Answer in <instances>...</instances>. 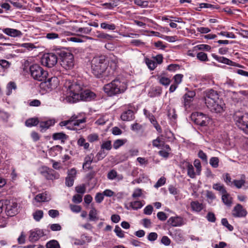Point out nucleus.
<instances>
[{
  "label": "nucleus",
  "mask_w": 248,
  "mask_h": 248,
  "mask_svg": "<svg viewBox=\"0 0 248 248\" xmlns=\"http://www.w3.org/2000/svg\"><path fill=\"white\" fill-rule=\"evenodd\" d=\"M117 67L115 61L108 62L104 55L94 57L91 61V70L97 78H104L114 76Z\"/></svg>",
  "instance_id": "f257e3e1"
},
{
  "label": "nucleus",
  "mask_w": 248,
  "mask_h": 248,
  "mask_svg": "<svg viewBox=\"0 0 248 248\" xmlns=\"http://www.w3.org/2000/svg\"><path fill=\"white\" fill-rule=\"evenodd\" d=\"M204 100L207 107L212 112L221 113L224 111L225 104L219 98L217 92L213 89L204 92Z\"/></svg>",
  "instance_id": "f03ea898"
},
{
  "label": "nucleus",
  "mask_w": 248,
  "mask_h": 248,
  "mask_svg": "<svg viewBox=\"0 0 248 248\" xmlns=\"http://www.w3.org/2000/svg\"><path fill=\"white\" fill-rule=\"evenodd\" d=\"M127 88V83L117 78L113 80L110 83L106 84L103 87L105 93L109 96H113L124 93Z\"/></svg>",
  "instance_id": "7ed1b4c3"
},
{
  "label": "nucleus",
  "mask_w": 248,
  "mask_h": 248,
  "mask_svg": "<svg viewBox=\"0 0 248 248\" xmlns=\"http://www.w3.org/2000/svg\"><path fill=\"white\" fill-rule=\"evenodd\" d=\"M233 118L236 125L248 135V113L240 111H236Z\"/></svg>",
  "instance_id": "20e7f679"
},
{
  "label": "nucleus",
  "mask_w": 248,
  "mask_h": 248,
  "mask_svg": "<svg viewBox=\"0 0 248 248\" xmlns=\"http://www.w3.org/2000/svg\"><path fill=\"white\" fill-rule=\"evenodd\" d=\"M65 87L69 92L67 100L71 103H74L75 95L79 94L82 90V87L79 83L78 82L67 80L65 83Z\"/></svg>",
  "instance_id": "39448f33"
},
{
  "label": "nucleus",
  "mask_w": 248,
  "mask_h": 248,
  "mask_svg": "<svg viewBox=\"0 0 248 248\" xmlns=\"http://www.w3.org/2000/svg\"><path fill=\"white\" fill-rule=\"evenodd\" d=\"M31 76L35 80L40 81L46 80L48 75L47 72L38 64H33L30 67Z\"/></svg>",
  "instance_id": "423d86ee"
},
{
  "label": "nucleus",
  "mask_w": 248,
  "mask_h": 248,
  "mask_svg": "<svg viewBox=\"0 0 248 248\" xmlns=\"http://www.w3.org/2000/svg\"><path fill=\"white\" fill-rule=\"evenodd\" d=\"M61 65L66 70L71 69L74 65V56L70 52H61Z\"/></svg>",
  "instance_id": "0eeeda50"
},
{
  "label": "nucleus",
  "mask_w": 248,
  "mask_h": 248,
  "mask_svg": "<svg viewBox=\"0 0 248 248\" xmlns=\"http://www.w3.org/2000/svg\"><path fill=\"white\" fill-rule=\"evenodd\" d=\"M57 55L52 53L44 54L41 60L42 64L48 68L54 66L57 63Z\"/></svg>",
  "instance_id": "6e6552de"
},
{
  "label": "nucleus",
  "mask_w": 248,
  "mask_h": 248,
  "mask_svg": "<svg viewBox=\"0 0 248 248\" xmlns=\"http://www.w3.org/2000/svg\"><path fill=\"white\" fill-rule=\"evenodd\" d=\"M191 119L195 124L202 126H205L207 124L208 117L202 113H192L191 115Z\"/></svg>",
  "instance_id": "1a4fd4ad"
},
{
  "label": "nucleus",
  "mask_w": 248,
  "mask_h": 248,
  "mask_svg": "<svg viewBox=\"0 0 248 248\" xmlns=\"http://www.w3.org/2000/svg\"><path fill=\"white\" fill-rule=\"evenodd\" d=\"M40 172L47 180L58 179L60 177L58 173L46 166L42 167Z\"/></svg>",
  "instance_id": "9d476101"
},
{
  "label": "nucleus",
  "mask_w": 248,
  "mask_h": 248,
  "mask_svg": "<svg viewBox=\"0 0 248 248\" xmlns=\"http://www.w3.org/2000/svg\"><path fill=\"white\" fill-rule=\"evenodd\" d=\"M95 96V94L89 90H85L83 92L82 90L79 94L75 95L74 103L79 100L89 101Z\"/></svg>",
  "instance_id": "9b49d317"
},
{
  "label": "nucleus",
  "mask_w": 248,
  "mask_h": 248,
  "mask_svg": "<svg viewBox=\"0 0 248 248\" xmlns=\"http://www.w3.org/2000/svg\"><path fill=\"white\" fill-rule=\"evenodd\" d=\"M232 214L234 217H243L247 216V211L242 205L238 203L232 210Z\"/></svg>",
  "instance_id": "f8f14e48"
},
{
  "label": "nucleus",
  "mask_w": 248,
  "mask_h": 248,
  "mask_svg": "<svg viewBox=\"0 0 248 248\" xmlns=\"http://www.w3.org/2000/svg\"><path fill=\"white\" fill-rule=\"evenodd\" d=\"M57 79L55 77L49 78L46 81L41 82L40 84V87L46 92L50 91L56 86V85L54 83V82Z\"/></svg>",
  "instance_id": "ddd939ff"
},
{
  "label": "nucleus",
  "mask_w": 248,
  "mask_h": 248,
  "mask_svg": "<svg viewBox=\"0 0 248 248\" xmlns=\"http://www.w3.org/2000/svg\"><path fill=\"white\" fill-rule=\"evenodd\" d=\"M6 212L9 216L13 217L17 214V204L15 202H10L6 204Z\"/></svg>",
  "instance_id": "4468645a"
},
{
  "label": "nucleus",
  "mask_w": 248,
  "mask_h": 248,
  "mask_svg": "<svg viewBox=\"0 0 248 248\" xmlns=\"http://www.w3.org/2000/svg\"><path fill=\"white\" fill-rule=\"evenodd\" d=\"M168 222L173 227L181 226L184 224L183 218L180 217H171L168 220Z\"/></svg>",
  "instance_id": "2eb2a0df"
},
{
  "label": "nucleus",
  "mask_w": 248,
  "mask_h": 248,
  "mask_svg": "<svg viewBox=\"0 0 248 248\" xmlns=\"http://www.w3.org/2000/svg\"><path fill=\"white\" fill-rule=\"evenodd\" d=\"M94 155L92 153L87 155L84 158V161L82 165L83 169L90 170L92 169L91 165L93 162H94Z\"/></svg>",
  "instance_id": "dca6fc26"
},
{
  "label": "nucleus",
  "mask_w": 248,
  "mask_h": 248,
  "mask_svg": "<svg viewBox=\"0 0 248 248\" xmlns=\"http://www.w3.org/2000/svg\"><path fill=\"white\" fill-rule=\"evenodd\" d=\"M212 56L213 57V58L214 59H215L216 60H217V62H219L225 63V64H228L229 65H232V66L236 65L235 62H233L231 60H230L225 57L218 56L215 54H212Z\"/></svg>",
  "instance_id": "f3484780"
},
{
  "label": "nucleus",
  "mask_w": 248,
  "mask_h": 248,
  "mask_svg": "<svg viewBox=\"0 0 248 248\" xmlns=\"http://www.w3.org/2000/svg\"><path fill=\"white\" fill-rule=\"evenodd\" d=\"M43 235V232L40 230L31 231L29 237L30 241L33 242L38 240Z\"/></svg>",
  "instance_id": "a211bd4d"
},
{
  "label": "nucleus",
  "mask_w": 248,
  "mask_h": 248,
  "mask_svg": "<svg viewBox=\"0 0 248 248\" xmlns=\"http://www.w3.org/2000/svg\"><path fill=\"white\" fill-rule=\"evenodd\" d=\"M2 31L7 35L14 37L21 36L22 34L20 31L14 29L5 28Z\"/></svg>",
  "instance_id": "6ab92c4d"
},
{
  "label": "nucleus",
  "mask_w": 248,
  "mask_h": 248,
  "mask_svg": "<svg viewBox=\"0 0 248 248\" xmlns=\"http://www.w3.org/2000/svg\"><path fill=\"white\" fill-rule=\"evenodd\" d=\"M195 95V93L193 91H189L184 95V105L186 108L187 106H189L190 103L192 101L193 98Z\"/></svg>",
  "instance_id": "aec40b11"
},
{
  "label": "nucleus",
  "mask_w": 248,
  "mask_h": 248,
  "mask_svg": "<svg viewBox=\"0 0 248 248\" xmlns=\"http://www.w3.org/2000/svg\"><path fill=\"white\" fill-rule=\"evenodd\" d=\"M37 202H47L51 200L50 196L46 192L37 194L34 198Z\"/></svg>",
  "instance_id": "412c9836"
},
{
  "label": "nucleus",
  "mask_w": 248,
  "mask_h": 248,
  "mask_svg": "<svg viewBox=\"0 0 248 248\" xmlns=\"http://www.w3.org/2000/svg\"><path fill=\"white\" fill-rule=\"evenodd\" d=\"M121 118L124 121H131L134 119V112L132 110L128 109L122 114Z\"/></svg>",
  "instance_id": "4be33fe9"
},
{
  "label": "nucleus",
  "mask_w": 248,
  "mask_h": 248,
  "mask_svg": "<svg viewBox=\"0 0 248 248\" xmlns=\"http://www.w3.org/2000/svg\"><path fill=\"white\" fill-rule=\"evenodd\" d=\"M78 116L74 115L70 118L68 121L71 125L74 126H78L80 124L84 123L86 122L85 118L77 120Z\"/></svg>",
  "instance_id": "5701e85b"
},
{
  "label": "nucleus",
  "mask_w": 248,
  "mask_h": 248,
  "mask_svg": "<svg viewBox=\"0 0 248 248\" xmlns=\"http://www.w3.org/2000/svg\"><path fill=\"white\" fill-rule=\"evenodd\" d=\"M107 178L110 180H113L116 178H117L119 180H121L123 179V176L122 175H118L115 170H111L108 172Z\"/></svg>",
  "instance_id": "b1692460"
},
{
  "label": "nucleus",
  "mask_w": 248,
  "mask_h": 248,
  "mask_svg": "<svg viewBox=\"0 0 248 248\" xmlns=\"http://www.w3.org/2000/svg\"><path fill=\"white\" fill-rule=\"evenodd\" d=\"M55 123L54 120H49L46 121H42L39 123L40 127L41 128V131L43 132L44 129L46 130L49 128L51 125H53Z\"/></svg>",
  "instance_id": "393cba45"
},
{
  "label": "nucleus",
  "mask_w": 248,
  "mask_h": 248,
  "mask_svg": "<svg viewBox=\"0 0 248 248\" xmlns=\"http://www.w3.org/2000/svg\"><path fill=\"white\" fill-rule=\"evenodd\" d=\"M222 201L227 206L230 207L232 204V198L230 194L227 193L222 194Z\"/></svg>",
  "instance_id": "a878e982"
},
{
  "label": "nucleus",
  "mask_w": 248,
  "mask_h": 248,
  "mask_svg": "<svg viewBox=\"0 0 248 248\" xmlns=\"http://www.w3.org/2000/svg\"><path fill=\"white\" fill-rule=\"evenodd\" d=\"M191 209L195 212H200L203 208L202 203H200L198 201H193L190 203Z\"/></svg>",
  "instance_id": "bb28decb"
},
{
  "label": "nucleus",
  "mask_w": 248,
  "mask_h": 248,
  "mask_svg": "<svg viewBox=\"0 0 248 248\" xmlns=\"http://www.w3.org/2000/svg\"><path fill=\"white\" fill-rule=\"evenodd\" d=\"M68 137L67 135L62 132L55 133L52 135V138L54 140H61L62 142L63 143Z\"/></svg>",
  "instance_id": "cd10ccee"
},
{
  "label": "nucleus",
  "mask_w": 248,
  "mask_h": 248,
  "mask_svg": "<svg viewBox=\"0 0 248 248\" xmlns=\"http://www.w3.org/2000/svg\"><path fill=\"white\" fill-rule=\"evenodd\" d=\"M186 166L187 168L188 176L191 178H195L197 173L194 171V167L192 165L188 162H186Z\"/></svg>",
  "instance_id": "c85d7f7f"
},
{
  "label": "nucleus",
  "mask_w": 248,
  "mask_h": 248,
  "mask_svg": "<svg viewBox=\"0 0 248 248\" xmlns=\"http://www.w3.org/2000/svg\"><path fill=\"white\" fill-rule=\"evenodd\" d=\"M118 5V1L117 0H111L109 2L104 3L102 4L105 9L109 10L113 9L115 7H117Z\"/></svg>",
  "instance_id": "c756f323"
},
{
  "label": "nucleus",
  "mask_w": 248,
  "mask_h": 248,
  "mask_svg": "<svg viewBox=\"0 0 248 248\" xmlns=\"http://www.w3.org/2000/svg\"><path fill=\"white\" fill-rule=\"evenodd\" d=\"M89 220L90 221H97L99 218L97 216V211L94 208L92 207L89 214Z\"/></svg>",
  "instance_id": "7c9ffc66"
},
{
  "label": "nucleus",
  "mask_w": 248,
  "mask_h": 248,
  "mask_svg": "<svg viewBox=\"0 0 248 248\" xmlns=\"http://www.w3.org/2000/svg\"><path fill=\"white\" fill-rule=\"evenodd\" d=\"M96 36L97 38L105 41L111 40L113 38L112 35L100 31H97Z\"/></svg>",
  "instance_id": "2f4dec72"
},
{
  "label": "nucleus",
  "mask_w": 248,
  "mask_h": 248,
  "mask_svg": "<svg viewBox=\"0 0 248 248\" xmlns=\"http://www.w3.org/2000/svg\"><path fill=\"white\" fill-rule=\"evenodd\" d=\"M213 188L217 191H219L222 194L227 192L224 185L221 184L220 183H216L213 184Z\"/></svg>",
  "instance_id": "473e14b6"
},
{
  "label": "nucleus",
  "mask_w": 248,
  "mask_h": 248,
  "mask_svg": "<svg viewBox=\"0 0 248 248\" xmlns=\"http://www.w3.org/2000/svg\"><path fill=\"white\" fill-rule=\"evenodd\" d=\"M157 79L161 84L164 86H168L170 83V80L169 78L160 75L157 76Z\"/></svg>",
  "instance_id": "72a5a7b5"
},
{
  "label": "nucleus",
  "mask_w": 248,
  "mask_h": 248,
  "mask_svg": "<svg viewBox=\"0 0 248 248\" xmlns=\"http://www.w3.org/2000/svg\"><path fill=\"white\" fill-rule=\"evenodd\" d=\"M39 123V120L37 118H32L26 120L25 124L28 127L35 126Z\"/></svg>",
  "instance_id": "f704fd0d"
},
{
  "label": "nucleus",
  "mask_w": 248,
  "mask_h": 248,
  "mask_svg": "<svg viewBox=\"0 0 248 248\" xmlns=\"http://www.w3.org/2000/svg\"><path fill=\"white\" fill-rule=\"evenodd\" d=\"M130 205L133 209L138 210L141 208L143 206V204L142 203L141 201H136L131 202Z\"/></svg>",
  "instance_id": "c9c22d12"
},
{
  "label": "nucleus",
  "mask_w": 248,
  "mask_h": 248,
  "mask_svg": "<svg viewBox=\"0 0 248 248\" xmlns=\"http://www.w3.org/2000/svg\"><path fill=\"white\" fill-rule=\"evenodd\" d=\"M107 155L106 153L104 150H101L96 155L94 162H97L99 160L103 159Z\"/></svg>",
  "instance_id": "e433bc0d"
},
{
  "label": "nucleus",
  "mask_w": 248,
  "mask_h": 248,
  "mask_svg": "<svg viewBox=\"0 0 248 248\" xmlns=\"http://www.w3.org/2000/svg\"><path fill=\"white\" fill-rule=\"evenodd\" d=\"M127 142L126 139H119L115 140L113 144V148L115 149H118Z\"/></svg>",
  "instance_id": "4c0bfd02"
},
{
  "label": "nucleus",
  "mask_w": 248,
  "mask_h": 248,
  "mask_svg": "<svg viewBox=\"0 0 248 248\" xmlns=\"http://www.w3.org/2000/svg\"><path fill=\"white\" fill-rule=\"evenodd\" d=\"M46 248H60L58 242L55 240H50L46 243Z\"/></svg>",
  "instance_id": "58836bf2"
},
{
  "label": "nucleus",
  "mask_w": 248,
  "mask_h": 248,
  "mask_svg": "<svg viewBox=\"0 0 248 248\" xmlns=\"http://www.w3.org/2000/svg\"><path fill=\"white\" fill-rule=\"evenodd\" d=\"M100 27L102 29L108 30H114L116 29V26L114 24H108L106 22L101 23Z\"/></svg>",
  "instance_id": "ea45409f"
},
{
  "label": "nucleus",
  "mask_w": 248,
  "mask_h": 248,
  "mask_svg": "<svg viewBox=\"0 0 248 248\" xmlns=\"http://www.w3.org/2000/svg\"><path fill=\"white\" fill-rule=\"evenodd\" d=\"M92 31V28L89 27H84V28H79L77 31L76 32L77 33H80L79 35H81L82 34H88L90 33Z\"/></svg>",
  "instance_id": "a19ab883"
},
{
  "label": "nucleus",
  "mask_w": 248,
  "mask_h": 248,
  "mask_svg": "<svg viewBox=\"0 0 248 248\" xmlns=\"http://www.w3.org/2000/svg\"><path fill=\"white\" fill-rule=\"evenodd\" d=\"M43 211L42 210H37L33 214V218L37 221H39L43 217Z\"/></svg>",
  "instance_id": "79ce46f5"
},
{
  "label": "nucleus",
  "mask_w": 248,
  "mask_h": 248,
  "mask_svg": "<svg viewBox=\"0 0 248 248\" xmlns=\"http://www.w3.org/2000/svg\"><path fill=\"white\" fill-rule=\"evenodd\" d=\"M209 163L211 166L214 168L218 167L219 159L217 157H212L210 159Z\"/></svg>",
  "instance_id": "37998d69"
},
{
  "label": "nucleus",
  "mask_w": 248,
  "mask_h": 248,
  "mask_svg": "<svg viewBox=\"0 0 248 248\" xmlns=\"http://www.w3.org/2000/svg\"><path fill=\"white\" fill-rule=\"evenodd\" d=\"M7 89L8 90V92L6 94L8 95H9L12 93V91L13 89L16 90V83L14 82H10L7 86Z\"/></svg>",
  "instance_id": "c03bdc74"
},
{
  "label": "nucleus",
  "mask_w": 248,
  "mask_h": 248,
  "mask_svg": "<svg viewBox=\"0 0 248 248\" xmlns=\"http://www.w3.org/2000/svg\"><path fill=\"white\" fill-rule=\"evenodd\" d=\"M197 57L198 60L202 62H206L208 61L207 55L203 52H200L197 53Z\"/></svg>",
  "instance_id": "a18cd8bd"
},
{
  "label": "nucleus",
  "mask_w": 248,
  "mask_h": 248,
  "mask_svg": "<svg viewBox=\"0 0 248 248\" xmlns=\"http://www.w3.org/2000/svg\"><path fill=\"white\" fill-rule=\"evenodd\" d=\"M78 144L79 146H83L85 149H87L89 147V143L85 142V140L81 137L78 140Z\"/></svg>",
  "instance_id": "49530a36"
},
{
  "label": "nucleus",
  "mask_w": 248,
  "mask_h": 248,
  "mask_svg": "<svg viewBox=\"0 0 248 248\" xmlns=\"http://www.w3.org/2000/svg\"><path fill=\"white\" fill-rule=\"evenodd\" d=\"M114 231L119 237L124 238V232L118 225L115 226Z\"/></svg>",
  "instance_id": "de8ad7c7"
},
{
  "label": "nucleus",
  "mask_w": 248,
  "mask_h": 248,
  "mask_svg": "<svg viewBox=\"0 0 248 248\" xmlns=\"http://www.w3.org/2000/svg\"><path fill=\"white\" fill-rule=\"evenodd\" d=\"M101 150L106 149L107 150H110L112 148L111 142L110 140H108L102 143L101 146Z\"/></svg>",
  "instance_id": "09e8293b"
},
{
  "label": "nucleus",
  "mask_w": 248,
  "mask_h": 248,
  "mask_svg": "<svg viewBox=\"0 0 248 248\" xmlns=\"http://www.w3.org/2000/svg\"><path fill=\"white\" fill-rule=\"evenodd\" d=\"M146 62L149 68L151 70L155 69V68L156 67L157 63L154 61L150 59H147Z\"/></svg>",
  "instance_id": "8fccbe9b"
},
{
  "label": "nucleus",
  "mask_w": 248,
  "mask_h": 248,
  "mask_svg": "<svg viewBox=\"0 0 248 248\" xmlns=\"http://www.w3.org/2000/svg\"><path fill=\"white\" fill-rule=\"evenodd\" d=\"M222 224L226 227L229 231H232L233 230V227L230 224L226 218H222L221 220Z\"/></svg>",
  "instance_id": "3c124183"
},
{
  "label": "nucleus",
  "mask_w": 248,
  "mask_h": 248,
  "mask_svg": "<svg viewBox=\"0 0 248 248\" xmlns=\"http://www.w3.org/2000/svg\"><path fill=\"white\" fill-rule=\"evenodd\" d=\"M46 37L49 40H54L59 38L60 36L58 33L52 32L46 33Z\"/></svg>",
  "instance_id": "603ef678"
},
{
  "label": "nucleus",
  "mask_w": 248,
  "mask_h": 248,
  "mask_svg": "<svg viewBox=\"0 0 248 248\" xmlns=\"http://www.w3.org/2000/svg\"><path fill=\"white\" fill-rule=\"evenodd\" d=\"M142 190L140 188H136L134 190L132 195V198L136 199L137 198L141 197L142 194Z\"/></svg>",
  "instance_id": "864d4df0"
},
{
  "label": "nucleus",
  "mask_w": 248,
  "mask_h": 248,
  "mask_svg": "<svg viewBox=\"0 0 248 248\" xmlns=\"http://www.w3.org/2000/svg\"><path fill=\"white\" fill-rule=\"evenodd\" d=\"M162 143H164V142L161 141L159 137L157 138L155 140H154L152 141L153 146L157 148H160L161 147Z\"/></svg>",
  "instance_id": "5fc2aeb1"
},
{
  "label": "nucleus",
  "mask_w": 248,
  "mask_h": 248,
  "mask_svg": "<svg viewBox=\"0 0 248 248\" xmlns=\"http://www.w3.org/2000/svg\"><path fill=\"white\" fill-rule=\"evenodd\" d=\"M134 3L142 7H146L148 6V2L147 1H142L141 0H134Z\"/></svg>",
  "instance_id": "6e6d98bb"
},
{
  "label": "nucleus",
  "mask_w": 248,
  "mask_h": 248,
  "mask_svg": "<svg viewBox=\"0 0 248 248\" xmlns=\"http://www.w3.org/2000/svg\"><path fill=\"white\" fill-rule=\"evenodd\" d=\"M194 165L196 169L197 174L200 175L201 171V165L199 160L196 159L194 161Z\"/></svg>",
  "instance_id": "4d7b16f0"
},
{
  "label": "nucleus",
  "mask_w": 248,
  "mask_h": 248,
  "mask_svg": "<svg viewBox=\"0 0 248 248\" xmlns=\"http://www.w3.org/2000/svg\"><path fill=\"white\" fill-rule=\"evenodd\" d=\"M233 183L237 188H240L245 183V181L243 179L234 180Z\"/></svg>",
  "instance_id": "13d9d810"
},
{
  "label": "nucleus",
  "mask_w": 248,
  "mask_h": 248,
  "mask_svg": "<svg viewBox=\"0 0 248 248\" xmlns=\"http://www.w3.org/2000/svg\"><path fill=\"white\" fill-rule=\"evenodd\" d=\"M166 182V178L164 177H161L159 178V179L157 181L156 184L155 185V187L156 188H158L159 187L161 186L164 185Z\"/></svg>",
  "instance_id": "bf43d9fd"
},
{
  "label": "nucleus",
  "mask_w": 248,
  "mask_h": 248,
  "mask_svg": "<svg viewBox=\"0 0 248 248\" xmlns=\"http://www.w3.org/2000/svg\"><path fill=\"white\" fill-rule=\"evenodd\" d=\"M104 198V196L103 193H97L95 197V201L97 203H100L103 201Z\"/></svg>",
  "instance_id": "052dcab7"
},
{
  "label": "nucleus",
  "mask_w": 248,
  "mask_h": 248,
  "mask_svg": "<svg viewBox=\"0 0 248 248\" xmlns=\"http://www.w3.org/2000/svg\"><path fill=\"white\" fill-rule=\"evenodd\" d=\"M158 235L156 232H150L147 236V239L150 241H154L157 238Z\"/></svg>",
  "instance_id": "680f3d73"
},
{
  "label": "nucleus",
  "mask_w": 248,
  "mask_h": 248,
  "mask_svg": "<svg viewBox=\"0 0 248 248\" xmlns=\"http://www.w3.org/2000/svg\"><path fill=\"white\" fill-rule=\"evenodd\" d=\"M153 211V207L151 205H148L144 209L143 213L147 215H150L152 214Z\"/></svg>",
  "instance_id": "e2e57ef3"
},
{
  "label": "nucleus",
  "mask_w": 248,
  "mask_h": 248,
  "mask_svg": "<svg viewBox=\"0 0 248 248\" xmlns=\"http://www.w3.org/2000/svg\"><path fill=\"white\" fill-rule=\"evenodd\" d=\"M48 213L52 218H55L59 216V212L57 210L51 209L48 211Z\"/></svg>",
  "instance_id": "0e129e2a"
},
{
  "label": "nucleus",
  "mask_w": 248,
  "mask_h": 248,
  "mask_svg": "<svg viewBox=\"0 0 248 248\" xmlns=\"http://www.w3.org/2000/svg\"><path fill=\"white\" fill-rule=\"evenodd\" d=\"M75 179L69 176H67L65 178V185L68 187L72 186L74 184Z\"/></svg>",
  "instance_id": "69168bd1"
},
{
  "label": "nucleus",
  "mask_w": 248,
  "mask_h": 248,
  "mask_svg": "<svg viewBox=\"0 0 248 248\" xmlns=\"http://www.w3.org/2000/svg\"><path fill=\"white\" fill-rule=\"evenodd\" d=\"M49 227L52 231H59L62 229L61 226L58 223L50 224Z\"/></svg>",
  "instance_id": "338daca9"
},
{
  "label": "nucleus",
  "mask_w": 248,
  "mask_h": 248,
  "mask_svg": "<svg viewBox=\"0 0 248 248\" xmlns=\"http://www.w3.org/2000/svg\"><path fill=\"white\" fill-rule=\"evenodd\" d=\"M76 190L77 193L83 194L86 191V187L84 185L79 186L76 187Z\"/></svg>",
  "instance_id": "774afa93"
}]
</instances>
